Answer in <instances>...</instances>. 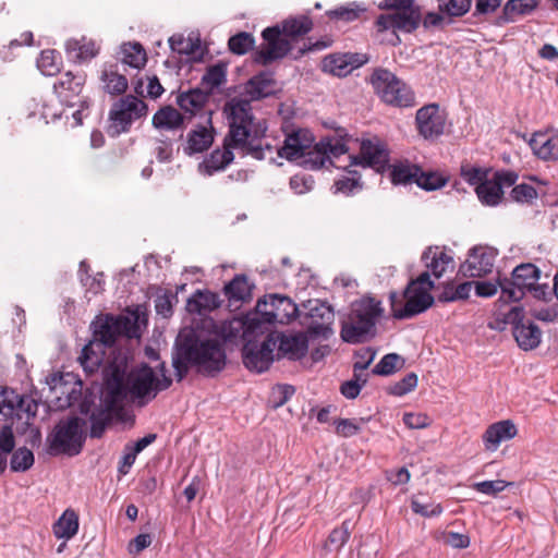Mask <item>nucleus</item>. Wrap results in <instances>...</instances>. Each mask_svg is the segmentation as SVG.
<instances>
[{
	"instance_id": "f257e3e1",
	"label": "nucleus",
	"mask_w": 558,
	"mask_h": 558,
	"mask_svg": "<svg viewBox=\"0 0 558 558\" xmlns=\"http://www.w3.org/2000/svg\"><path fill=\"white\" fill-rule=\"evenodd\" d=\"M105 390L109 393V402L125 401L145 407L153 401L160 391L172 385V378L162 374L159 378L147 363H141L128 371L126 359L112 361L104 369Z\"/></svg>"
},
{
	"instance_id": "f03ea898",
	"label": "nucleus",
	"mask_w": 558,
	"mask_h": 558,
	"mask_svg": "<svg viewBox=\"0 0 558 558\" xmlns=\"http://www.w3.org/2000/svg\"><path fill=\"white\" fill-rule=\"evenodd\" d=\"M225 112L228 119L227 146L238 150L241 157L250 156L256 160L269 157L274 160L275 148L266 142L267 122L254 116L248 100L234 97L226 102Z\"/></svg>"
},
{
	"instance_id": "7ed1b4c3",
	"label": "nucleus",
	"mask_w": 558,
	"mask_h": 558,
	"mask_svg": "<svg viewBox=\"0 0 558 558\" xmlns=\"http://www.w3.org/2000/svg\"><path fill=\"white\" fill-rule=\"evenodd\" d=\"M226 362L222 341L203 337L192 328L180 331L172 353V366L178 381L187 375L190 366L204 376L214 377L226 367Z\"/></svg>"
},
{
	"instance_id": "20e7f679",
	"label": "nucleus",
	"mask_w": 558,
	"mask_h": 558,
	"mask_svg": "<svg viewBox=\"0 0 558 558\" xmlns=\"http://www.w3.org/2000/svg\"><path fill=\"white\" fill-rule=\"evenodd\" d=\"M140 316H114L112 314L97 316L90 324L92 339L82 349L78 362L87 375L96 373L102 364L106 349L116 344L124 336L130 339L141 336Z\"/></svg>"
},
{
	"instance_id": "39448f33",
	"label": "nucleus",
	"mask_w": 558,
	"mask_h": 558,
	"mask_svg": "<svg viewBox=\"0 0 558 558\" xmlns=\"http://www.w3.org/2000/svg\"><path fill=\"white\" fill-rule=\"evenodd\" d=\"M381 302L363 296L351 304L350 312L341 323L340 337L347 343H363L376 336V324L383 316Z\"/></svg>"
},
{
	"instance_id": "423d86ee",
	"label": "nucleus",
	"mask_w": 558,
	"mask_h": 558,
	"mask_svg": "<svg viewBox=\"0 0 558 558\" xmlns=\"http://www.w3.org/2000/svg\"><path fill=\"white\" fill-rule=\"evenodd\" d=\"M367 82L372 85L375 94L388 105L412 107L415 104V97L410 87L387 69H374Z\"/></svg>"
},
{
	"instance_id": "0eeeda50",
	"label": "nucleus",
	"mask_w": 558,
	"mask_h": 558,
	"mask_svg": "<svg viewBox=\"0 0 558 558\" xmlns=\"http://www.w3.org/2000/svg\"><path fill=\"white\" fill-rule=\"evenodd\" d=\"M84 425L85 422L77 416L60 421L47 437L48 453L51 456L68 454L70 457L78 454L85 441Z\"/></svg>"
},
{
	"instance_id": "6e6552de",
	"label": "nucleus",
	"mask_w": 558,
	"mask_h": 558,
	"mask_svg": "<svg viewBox=\"0 0 558 558\" xmlns=\"http://www.w3.org/2000/svg\"><path fill=\"white\" fill-rule=\"evenodd\" d=\"M147 104L134 95H125L118 99L109 111L108 133L119 136L131 130L133 122L146 117Z\"/></svg>"
},
{
	"instance_id": "1a4fd4ad",
	"label": "nucleus",
	"mask_w": 558,
	"mask_h": 558,
	"mask_svg": "<svg viewBox=\"0 0 558 558\" xmlns=\"http://www.w3.org/2000/svg\"><path fill=\"white\" fill-rule=\"evenodd\" d=\"M389 302L393 318L409 319L426 312L433 306L435 299L426 289L411 288L407 284L402 293L391 291Z\"/></svg>"
},
{
	"instance_id": "9d476101",
	"label": "nucleus",
	"mask_w": 558,
	"mask_h": 558,
	"mask_svg": "<svg viewBox=\"0 0 558 558\" xmlns=\"http://www.w3.org/2000/svg\"><path fill=\"white\" fill-rule=\"evenodd\" d=\"M539 276V269L531 263L517 266L511 279L499 278L501 293L498 302L508 304L520 301L525 295L526 289L538 281Z\"/></svg>"
},
{
	"instance_id": "9b49d317",
	"label": "nucleus",
	"mask_w": 558,
	"mask_h": 558,
	"mask_svg": "<svg viewBox=\"0 0 558 558\" xmlns=\"http://www.w3.org/2000/svg\"><path fill=\"white\" fill-rule=\"evenodd\" d=\"M422 22V11L420 7L412 8L402 12H392L380 14L376 20L378 32L392 31V38L389 43L392 46L401 44L398 32L411 34L418 28Z\"/></svg>"
},
{
	"instance_id": "f8f14e48",
	"label": "nucleus",
	"mask_w": 558,
	"mask_h": 558,
	"mask_svg": "<svg viewBox=\"0 0 558 558\" xmlns=\"http://www.w3.org/2000/svg\"><path fill=\"white\" fill-rule=\"evenodd\" d=\"M505 323L512 325V333L518 345L524 350H533L541 343L542 331L532 322L524 323V311L521 306H513L505 315Z\"/></svg>"
},
{
	"instance_id": "ddd939ff",
	"label": "nucleus",
	"mask_w": 558,
	"mask_h": 558,
	"mask_svg": "<svg viewBox=\"0 0 558 558\" xmlns=\"http://www.w3.org/2000/svg\"><path fill=\"white\" fill-rule=\"evenodd\" d=\"M277 341L274 335L267 337L260 342L247 341L242 349V360L244 366L256 373L267 371L275 360V350Z\"/></svg>"
},
{
	"instance_id": "4468645a",
	"label": "nucleus",
	"mask_w": 558,
	"mask_h": 558,
	"mask_svg": "<svg viewBox=\"0 0 558 558\" xmlns=\"http://www.w3.org/2000/svg\"><path fill=\"white\" fill-rule=\"evenodd\" d=\"M257 311L268 324H288L298 315L296 304L288 296L270 294L257 302Z\"/></svg>"
},
{
	"instance_id": "2eb2a0df",
	"label": "nucleus",
	"mask_w": 558,
	"mask_h": 558,
	"mask_svg": "<svg viewBox=\"0 0 558 558\" xmlns=\"http://www.w3.org/2000/svg\"><path fill=\"white\" fill-rule=\"evenodd\" d=\"M351 166L373 168L377 172H384L389 163V150L387 145L378 137L363 140L360 154L350 156Z\"/></svg>"
},
{
	"instance_id": "dca6fc26",
	"label": "nucleus",
	"mask_w": 558,
	"mask_h": 558,
	"mask_svg": "<svg viewBox=\"0 0 558 558\" xmlns=\"http://www.w3.org/2000/svg\"><path fill=\"white\" fill-rule=\"evenodd\" d=\"M305 307L308 310L306 333L311 338L328 339L333 333L331 328L335 320L333 308L319 300H310Z\"/></svg>"
},
{
	"instance_id": "f3484780",
	"label": "nucleus",
	"mask_w": 558,
	"mask_h": 558,
	"mask_svg": "<svg viewBox=\"0 0 558 558\" xmlns=\"http://www.w3.org/2000/svg\"><path fill=\"white\" fill-rule=\"evenodd\" d=\"M262 36L267 45L255 52L254 61L256 63L268 65L290 52L291 44L288 37L283 36L279 25L265 28Z\"/></svg>"
},
{
	"instance_id": "a211bd4d",
	"label": "nucleus",
	"mask_w": 558,
	"mask_h": 558,
	"mask_svg": "<svg viewBox=\"0 0 558 558\" xmlns=\"http://www.w3.org/2000/svg\"><path fill=\"white\" fill-rule=\"evenodd\" d=\"M11 398H14V390L0 387V414L5 417L13 416V405ZM15 447L12 427L5 425L0 429V473L7 468L8 454Z\"/></svg>"
},
{
	"instance_id": "6ab92c4d",
	"label": "nucleus",
	"mask_w": 558,
	"mask_h": 558,
	"mask_svg": "<svg viewBox=\"0 0 558 558\" xmlns=\"http://www.w3.org/2000/svg\"><path fill=\"white\" fill-rule=\"evenodd\" d=\"M415 121L418 133L429 140L444 133L446 116L437 104H429L417 110Z\"/></svg>"
},
{
	"instance_id": "aec40b11",
	"label": "nucleus",
	"mask_w": 558,
	"mask_h": 558,
	"mask_svg": "<svg viewBox=\"0 0 558 558\" xmlns=\"http://www.w3.org/2000/svg\"><path fill=\"white\" fill-rule=\"evenodd\" d=\"M367 62L368 57L365 53H331L323 59L322 69L324 72L330 73L335 76L345 77L354 69H357Z\"/></svg>"
},
{
	"instance_id": "412c9836",
	"label": "nucleus",
	"mask_w": 558,
	"mask_h": 558,
	"mask_svg": "<svg viewBox=\"0 0 558 558\" xmlns=\"http://www.w3.org/2000/svg\"><path fill=\"white\" fill-rule=\"evenodd\" d=\"M496 252L488 246H475L471 250L469 258L460 266L459 272L464 277H483L492 271Z\"/></svg>"
},
{
	"instance_id": "4be33fe9",
	"label": "nucleus",
	"mask_w": 558,
	"mask_h": 558,
	"mask_svg": "<svg viewBox=\"0 0 558 558\" xmlns=\"http://www.w3.org/2000/svg\"><path fill=\"white\" fill-rule=\"evenodd\" d=\"M277 341L278 349L277 356L287 357L292 361H298L304 357L308 349V339L305 333H283V332H271Z\"/></svg>"
},
{
	"instance_id": "5701e85b",
	"label": "nucleus",
	"mask_w": 558,
	"mask_h": 558,
	"mask_svg": "<svg viewBox=\"0 0 558 558\" xmlns=\"http://www.w3.org/2000/svg\"><path fill=\"white\" fill-rule=\"evenodd\" d=\"M314 142V135L307 129H298L288 134L283 146L277 149V154L287 160H298L302 158L305 150L310 149Z\"/></svg>"
},
{
	"instance_id": "b1692460",
	"label": "nucleus",
	"mask_w": 558,
	"mask_h": 558,
	"mask_svg": "<svg viewBox=\"0 0 558 558\" xmlns=\"http://www.w3.org/2000/svg\"><path fill=\"white\" fill-rule=\"evenodd\" d=\"M84 84L85 75L73 74L69 71L54 82L53 92L62 104L73 107L76 105L75 99L82 93Z\"/></svg>"
},
{
	"instance_id": "393cba45",
	"label": "nucleus",
	"mask_w": 558,
	"mask_h": 558,
	"mask_svg": "<svg viewBox=\"0 0 558 558\" xmlns=\"http://www.w3.org/2000/svg\"><path fill=\"white\" fill-rule=\"evenodd\" d=\"M109 401V393L105 390L100 407L95 409L89 416V435L92 438H100L107 426L111 423L112 414L122 409L120 403L116 402L111 404Z\"/></svg>"
},
{
	"instance_id": "a878e982",
	"label": "nucleus",
	"mask_w": 558,
	"mask_h": 558,
	"mask_svg": "<svg viewBox=\"0 0 558 558\" xmlns=\"http://www.w3.org/2000/svg\"><path fill=\"white\" fill-rule=\"evenodd\" d=\"M207 124L208 126L198 124L187 133L186 145L183 148L185 155L193 156L204 153L213 145L215 129L210 118L207 119Z\"/></svg>"
},
{
	"instance_id": "bb28decb",
	"label": "nucleus",
	"mask_w": 558,
	"mask_h": 558,
	"mask_svg": "<svg viewBox=\"0 0 558 558\" xmlns=\"http://www.w3.org/2000/svg\"><path fill=\"white\" fill-rule=\"evenodd\" d=\"M244 92L248 96L250 104L276 93V80L270 71H262L252 76L244 85Z\"/></svg>"
},
{
	"instance_id": "cd10ccee",
	"label": "nucleus",
	"mask_w": 558,
	"mask_h": 558,
	"mask_svg": "<svg viewBox=\"0 0 558 558\" xmlns=\"http://www.w3.org/2000/svg\"><path fill=\"white\" fill-rule=\"evenodd\" d=\"M517 433V426L511 420H504L489 425L483 434L485 449L496 451L502 441L514 438Z\"/></svg>"
},
{
	"instance_id": "c85d7f7f",
	"label": "nucleus",
	"mask_w": 558,
	"mask_h": 558,
	"mask_svg": "<svg viewBox=\"0 0 558 558\" xmlns=\"http://www.w3.org/2000/svg\"><path fill=\"white\" fill-rule=\"evenodd\" d=\"M233 148L227 146V140H222V148L214 149L198 165V169L206 175H213L216 172L223 171L234 160Z\"/></svg>"
},
{
	"instance_id": "c756f323",
	"label": "nucleus",
	"mask_w": 558,
	"mask_h": 558,
	"mask_svg": "<svg viewBox=\"0 0 558 558\" xmlns=\"http://www.w3.org/2000/svg\"><path fill=\"white\" fill-rule=\"evenodd\" d=\"M422 260L435 278H440L449 267L453 268V258L445 248L429 246L422 254Z\"/></svg>"
},
{
	"instance_id": "7c9ffc66",
	"label": "nucleus",
	"mask_w": 558,
	"mask_h": 558,
	"mask_svg": "<svg viewBox=\"0 0 558 558\" xmlns=\"http://www.w3.org/2000/svg\"><path fill=\"white\" fill-rule=\"evenodd\" d=\"M151 124L159 131H175L183 128L184 116L170 105L163 106L153 116Z\"/></svg>"
},
{
	"instance_id": "2f4dec72",
	"label": "nucleus",
	"mask_w": 558,
	"mask_h": 558,
	"mask_svg": "<svg viewBox=\"0 0 558 558\" xmlns=\"http://www.w3.org/2000/svg\"><path fill=\"white\" fill-rule=\"evenodd\" d=\"M209 93L201 88L190 89L187 92L180 93L177 97L178 106L191 117L197 114L209 99Z\"/></svg>"
},
{
	"instance_id": "473e14b6",
	"label": "nucleus",
	"mask_w": 558,
	"mask_h": 558,
	"mask_svg": "<svg viewBox=\"0 0 558 558\" xmlns=\"http://www.w3.org/2000/svg\"><path fill=\"white\" fill-rule=\"evenodd\" d=\"M314 23L306 14L289 16L281 22L280 29L284 37L296 40L313 29Z\"/></svg>"
},
{
	"instance_id": "72a5a7b5",
	"label": "nucleus",
	"mask_w": 558,
	"mask_h": 558,
	"mask_svg": "<svg viewBox=\"0 0 558 558\" xmlns=\"http://www.w3.org/2000/svg\"><path fill=\"white\" fill-rule=\"evenodd\" d=\"M534 154L543 160H558V137L536 133L530 141Z\"/></svg>"
},
{
	"instance_id": "f704fd0d",
	"label": "nucleus",
	"mask_w": 558,
	"mask_h": 558,
	"mask_svg": "<svg viewBox=\"0 0 558 558\" xmlns=\"http://www.w3.org/2000/svg\"><path fill=\"white\" fill-rule=\"evenodd\" d=\"M219 295L210 291L197 290L187 301V308L192 313H203L220 306Z\"/></svg>"
},
{
	"instance_id": "c9c22d12",
	"label": "nucleus",
	"mask_w": 558,
	"mask_h": 558,
	"mask_svg": "<svg viewBox=\"0 0 558 558\" xmlns=\"http://www.w3.org/2000/svg\"><path fill=\"white\" fill-rule=\"evenodd\" d=\"M390 180L395 185L416 183L417 174H420V166L410 163L409 161H400L389 166Z\"/></svg>"
},
{
	"instance_id": "e433bc0d",
	"label": "nucleus",
	"mask_w": 558,
	"mask_h": 558,
	"mask_svg": "<svg viewBox=\"0 0 558 558\" xmlns=\"http://www.w3.org/2000/svg\"><path fill=\"white\" fill-rule=\"evenodd\" d=\"M253 286L245 275H235L225 287V294L230 301L246 302L252 298Z\"/></svg>"
},
{
	"instance_id": "4c0bfd02",
	"label": "nucleus",
	"mask_w": 558,
	"mask_h": 558,
	"mask_svg": "<svg viewBox=\"0 0 558 558\" xmlns=\"http://www.w3.org/2000/svg\"><path fill=\"white\" fill-rule=\"evenodd\" d=\"M536 7V0H508L502 8L499 21L513 22L518 16L530 14Z\"/></svg>"
},
{
	"instance_id": "58836bf2",
	"label": "nucleus",
	"mask_w": 558,
	"mask_h": 558,
	"mask_svg": "<svg viewBox=\"0 0 558 558\" xmlns=\"http://www.w3.org/2000/svg\"><path fill=\"white\" fill-rule=\"evenodd\" d=\"M120 54L121 62L134 69H141L147 62L146 51L140 43H124Z\"/></svg>"
},
{
	"instance_id": "ea45409f",
	"label": "nucleus",
	"mask_w": 558,
	"mask_h": 558,
	"mask_svg": "<svg viewBox=\"0 0 558 558\" xmlns=\"http://www.w3.org/2000/svg\"><path fill=\"white\" fill-rule=\"evenodd\" d=\"M78 530V517L73 510H65L53 524V534L57 538L70 539Z\"/></svg>"
},
{
	"instance_id": "a19ab883",
	"label": "nucleus",
	"mask_w": 558,
	"mask_h": 558,
	"mask_svg": "<svg viewBox=\"0 0 558 558\" xmlns=\"http://www.w3.org/2000/svg\"><path fill=\"white\" fill-rule=\"evenodd\" d=\"M476 195L482 204L486 206H497L504 197V190H501L493 178L478 184L475 187Z\"/></svg>"
},
{
	"instance_id": "79ce46f5",
	"label": "nucleus",
	"mask_w": 558,
	"mask_h": 558,
	"mask_svg": "<svg viewBox=\"0 0 558 558\" xmlns=\"http://www.w3.org/2000/svg\"><path fill=\"white\" fill-rule=\"evenodd\" d=\"M227 81V63L219 61L209 65L202 77V85L208 88L209 95Z\"/></svg>"
},
{
	"instance_id": "37998d69",
	"label": "nucleus",
	"mask_w": 558,
	"mask_h": 558,
	"mask_svg": "<svg viewBox=\"0 0 558 558\" xmlns=\"http://www.w3.org/2000/svg\"><path fill=\"white\" fill-rule=\"evenodd\" d=\"M101 81L105 90L110 95H122L128 89V80L114 70H104Z\"/></svg>"
},
{
	"instance_id": "c03bdc74",
	"label": "nucleus",
	"mask_w": 558,
	"mask_h": 558,
	"mask_svg": "<svg viewBox=\"0 0 558 558\" xmlns=\"http://www.w3.org/2000/svg\"><path fill=\"white\" fill-rule=\"evenodd\" d=\"M448 182V177L438 171H424L420 167V174L416 178V185L425 191L441 189Z\"/></svg>"
},
{
	"instance_id": "a18cd8bd",
	"label": "nucleus",
	"mask_w": 558,
	"mask_h": 558,
	"mask_svg": "<svg viewBox=\"0 0 558 558\" xmlns=\"http://www.w3.org/2000/svg\"><path fill=\"white\" fill-rule=\"evenodd\" d=\"M347 175L335 181L333 187L336 189V193L351 195L356 190L363 189V182L361 181V174L359 171L347 170Z\"/></svg>"
},
{
	"instance_id": "49530a36",
	"label": "nucleus",
	"mask_w": 558,
	"mask_h": 558,
	"mask_svg": "<svg viewBox=\"0 0 558 558\" xmlns=\"http://www.w3.org/2000/svg\"><path fill=\"white\" fill-rule=\"evenodd\" d=\"M302 165L306 169L318 170L326 167L329 163L328 156L326 155V150L319 147V142L316 143L313 148L305 150L304 156L302 157Z\"/></svg>"
},
{
	"instance_id": "de8ad7c7",
	"label": "nucleus",
	"mask_w": 558,
	"mask_h": 558,
	"mask_svg": "<svg viewBox=\"0 0 558 558\" xmlns=\"http://www.w3.org/2000/svg\"><path fill=\"white\" fill-rule=\"evenodd\" d=\"M404 364V360L397 353H388L372 369L374 375L389 376L396 373Z\"/></svg>"
},
{
	"instance_id": "09e8293b",
	"label": "nucleus",
	"mask_w": 558,
	"mask_h": 558,
	"mask_svg": "<svg viewBox=\"0 0 558 558\" xmlns=\"http://www.w3.org/2000/svg\"><path fill=\"white\" fill-rule=\"evenodd\" d=\"M255 46V38L252 34L240 32L231 36L228 40L229 50L238 56H243Z\"/></svg>"
},
{
	"instance_id": "8fccbe9b",
	"label": "nucleus",
	"mask_w": 558,
	"mask_h": 558,
	"mask_svg": "<svg viewBox=\"0 0 558 558\" xmlns=\"http://www.w3.org/2000/svg\"><path fill=\"white\" fill-rule=\"evenodd\" d=\"M38 69L43 74L52 76L60 71L61 57L56 50H44L38 59Z\"/></svg>"
},
{
	"instance_id": "3c124183",
	"label": "nucleus",
	"mask_w": 558,
	"mask_h": 558,
	"mask_svg": "<svg viewBox=\"0 0 558 558\" xmlns=\"http://www.w3.org/2000/svg\"><path fill=\"white\" fill-rule=\"evenodd\" d=\"M34 461L33 451L21 447L12 453L10 466L13 472H25L33 466Z\"/></svg>"
},
{
	"instance_id": "603ef678",
	"label": "nucleus",
	"mask_w": 558,
	"mask_h": 558,
	"mask_svg": "<svg viewBox=\"0 0 558 558\" xmlns=\"http://www.w3.org/2000/svg\"><path fill=\"white\" fill-rule=\"evenodd\" d=\"M350 534L351 523L350 521H344L340 527H336L331 531L325 546L329 550H339L348 542Z\"/></svg>"
},
{
	"instance_id": "864d4df0",
	"label": "nucleus",
	"mask_w": 558,
	"mask_h": 558,
	"mask_svg": "<svg viewBox=\"0 0 558 558\" xmlns=\"http://www.w3.org/2000/svg\"><path fill=\"white\" fill-rule=\"evenodd\" d=\"M14 398H11L12 405H13V414H16L19 417H21L20 413L23 412L27 415V418L35 417L38 409V403L27 397V396H20L14 391Z\"/></svg>"
},
{
	"instance_id": "5fc2aeb1",
	"label": "nucleus",
	"mask_w": 558,
	"mask_h": 558,
	"mask_svg": "<svg viewBox=\"0 0 558 558\" xmlns=\"http://www.w3.org/2000/svg\"><path fill=\"white\" fill-rule=\"evenodd\" d=\"M472 0H441L439 11L450 17H458L469 12Z\"/></svg>"
},
{
	"instance_id": "6e6d98bb",
	"label": "nucleus",
	"mask_w": 558,
	"mask_h": 558,
	"mask_svg": "<svg viewBox=\"0 0 558 558\" xmlns=\"http://www.w3.org/2000/svg\"><path fill=\"white\" fill-rule=\"evenodd\" d=\"M461 177L470 185L478 186L482 182L488 179L489 169H483L481 167H474L469 163L461 166Z\"/></svg>"
},
{
	"instance_id": "4d7b16f0",
	"label": "nucleus",
	"mask_w": 558,
	"mask_h": 558,
	"mask_svg": "<svg viewBox=\"0 0 558 558\" xmlns=\"http://www.w3.org/2000/svg\"><path fill=\"white\" fill-rule=\"evenodd\" d=\"M365 11V8H361L356 4H350L348 7H339L335 10L327 12L330 19L340 20L344 22H352L360 17L361 13Z\"/></svg>"
},
{
	"instance_id": "13d9d810",
	"label": "nucleus",
	"mask_w": 558,
	"mask_h": 558,
	"mask_svg": "<svg viewBox=\"0 0 558 558\" xmlns=\"http://www.w3.org/2000/svg\"><path fill=\"white\" fill-rule=\"evenodd\" d=\"M171 49L180 54H193L199 48V41H193L191 38H184L181 35L172 36L169 39Z\"/></svg>"
},
{
	"instance_id": "bf43d9fd",
	"label": "nucleus",
	"mask_w": 558,
	"mask_h": 558,
	"mask_svg": "<svg viewBox=\"0 0 558 558\" xmlns=\"http://www.w3.org/2000/svg\"><path fill=\"white\" fill-rule=\"evenodd\" d=\"M417 375L415 373L407 374L401 380L388 388L392 396L402 397L412 391L417 386Z\"/></svg>"
},
{
	"instance_id": "052dcab7",
	"label": "nucleus",
	"mask_w": 558,
	"mask_h": 558,
	"mask_svg": "<svg viewBox=\"0 0 558 558\" xmlns=\"http://www.w3.org/2000/svg\"><path fill=\"white\" fill-rule=\"evenodd\" d=\"M319 147L326 150L329 163L331 165V157H339L348 151L347 145L339 138L324 137L319 141Z\"/></svg>"
},
{
	"instance_id": "680f3d73",
	"label": "nucleus",
	"mask_w": 558,
	"mask_h": 558,
	"mask_svg": "<svg viewBox=\"0 0 558 558\" xmlns=\"http://www.w3.org/2000/svg\"><path fill=\"white\" fill-rule=\"evenodd\" d=\"M177 296L171 291L158 294L155 299V310L158 315L168 318L173 314V303Z\"/></svg>"
},
{
	"instance_id": "e2e57ef3",
	"label": "nucleus",
	"mask_w": 558,
	"mask_h": 558,
	"mask_svg": "<svg viewBox=\"0 0 558 558\" xmlns=\"http://www.w3.org/2000/svg\"><path fill=\"white\" fill-rule=\"evenodd\" d=\"M510 196L517 203H532L537 198V191L534 186L522 183L512 189Z\"/></svg>"
},
{
	"instance_id": "0e129e2a",
	"label": "nucleus",
	"mask_w": 558,
	"mask_h": 558,
	"mask_svg": "<svg viewBox=\"0 0 558 558\" xmlns=\"http://www.w3.org/2000/svg\"><path fill=\"white\" fill-rule=\"evenodd\" d=\"M508 486V483L502 480L483 481L474 484V489L478 493L495 496L502 492Z\"/></svg>"
},
{
	"instance_id": "69168bd1",
	"label": "nucleus",
	"mask_w": 558,
	"mask_h": 558,
	"mask_svg": "<svg viewBox=\"0 0 558 558\" xmlns=\"http://www.w3.org/2000/svg\"><path fill=\"white\" fill-rule=\"evenodd\" d=\"M336 425V433L341 437H352L361 430V426L352 420L339 418L333 422Z\"/></svg>"
},
{
	"instance_id": "338daca9",
	"label": "nucleus",
	"mask_w": 558,
	"mask_h": 558,
	"mask_svg": "<svg viewBox=\"0 0 558 558\" xmlns=\"http://www.w3.org/2000/svg\"><path fill=\"white\" fill-rule=\"evenodd\" d=\"M289 184L296 194H304L313 189L314 180L311 175L294 174Z\"/></svg>"
},
{
	"instance_id": "774afa93",
	"label": "nucleus",
	"mask_w": 558,
	"mask_h": 558,
	"mask_svg": "<svg viewBox=\"0 0 558 558\" xmlns=\"http://www.w3.org/2000/svg\"><path fill=\"white\" fill-rule=\"evenodd\" d=\"M403 423L412 429H420L428 427L432 424V420L425 413H404Z\"/></svg>"
}]
</instances>
